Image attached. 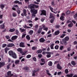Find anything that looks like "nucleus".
I'll use <instances>...</instances> for the list:
<instances>
[{"label": "nucleus", "mask_w": 77, "mask_h": 77, "mask_svg": "<svg viewBox=\"0 0 77 77\" xmlns=\"http://www.w3.org/2000/svg\"><path fill=\"white\" fill-rule=\"evenodd\" d=\"M26 34H23L22 36V38H24L26 36Z\"/></svg>", "instance_id": "55"}, {"label": "nucleus", "mask_w": 77, "mask_h": 77, "mask_svg": "<svg viewBox=\"0 0 77 77\" xmlns=\"http://www.w3.org/2000/svg\"><path fill=\"white\" fill-rule=\"evenodd\" d=\"M73 44L74 45H75L76 44H77V42L76 41H75L73 42Z\"/></svg>", "instance_id": "61"}, {"label": "nucleus", "mask_w": 77, "mask_h": 77, "mask_svg": "<svg viewBox=\"0 0 77 77\" xmlns=\"http://www.w3.org/2000/svg\"><path fill=\"white\" fill-rule=\"evenodd\" d=\"M30 12L31 13H33L34 14H36V13L38 12V10L35 9H31L30 10Z\"/></svg>", "instance_id": "3"}, {"label": "nucleus", "mask_w": 77, "mask_h": 77, "mask_svg": "<svg viewBox=\"0 0 77 77\" xmlns=\"http://www.w3.org/2000/svg\"><path fill=\"white\" fill-rule=\"evenodd\" d=\"M43 30H45L46 32L48 30V27H45V28H43Z\"/></svg>", "instance_id": "54"}, {"label": "nucleus", "mask_w": 77, "mask_h": 77, "mask_svg": "<svg viewBox=\"0 0 77 77\" xmlns=\"http://www.w3.org/2000/svg\"><path fill=\"white\" fill-rule=\"evenodd\" d=\"M64 17L63 16H62L60 17V19L61 20H64Z\"/></svg>", "instance_id": "40"}, {"label": "nucleus", "mask_w": 77, "mask_h": 77, "mask_svg": "<svg viewBox=\"0 0 77 77\" xmlns=\"http://www.w3.org/2000/svg\"><path fill=\"white\" fill-rule=\"evenodd\" d=\"M41 61H42V62H44V63H45V60H44V59H41Z\"/></svg>", "instance_id": "52"}, {"label": "nucleus", "mask_w": 77, "mask_h": 77, "mask_svg": "<svg viewBox=\"0 0 77 77\" xmlns=\"http://www.w3.org/2000/svg\"><path fill=\"white\" fill-rule=\"evenodd\" d=\"M65 72L66 74H68V70L67 69H66L65 70Z\"/></svg>", "instance_id": "49"}, {"label": "nucleus", "mask_w": 77, "mask_h": 77, "mask_svg": "<svg viewBox=\"0 0 77 77\" xmlns=\"http://www.w3.org/2000/svg\"><path fill=\"white\" fill-rule=\"evenodd\" d=\"M20 30L21 32H25V29H22L21 28H20Z\"/></svg>", "instance_id": "33"}, {"label": "nucleus", "mask_w": 77, "mask_h": 77, "mask_svg": "<svg viewBox=\"0 0 77 77\" xmlns=\"http://www.w3.org/2000/svg\"><path fill=\"white\" fill-rule=\"evenodd\" d=\"M26 12H27V11H26V10H23V13L24 14V16H26V15H27V14H26Z\"/></svg>", "instance_id": "24"}, {"label": "nucleus", "mask_w": 77, "mask_h": 77, "mask_svg": "<svg viewBox=\"0 0 77 77\" xmlns=\"http://www.w3.org/2000/svg\"><path fill=\"white\" fill-rule=\"evenodd\" d=\"M38 57H42V55L41 54H39L38 55Z\"/></svg>", "instance_id": "63"}, {"label": "nucleus", "mask_w": 77, "mask_h": 77, "mask_svg": "<svg viewBox=\"0 0 77 77\" xmlns=\"http://www.w3.org/2000/svg\"><path fill=\"white\" fill-rule=\"evenodd\" d=\"M24 44V42H21L20 43L19 46L20 47H22L23 48H24V47H25Z\"/></svg>", "instance_id": "6"}, {"label": "nucleus", "mask_w": 77, "mask_h": 77, "mask_svg": "<svg viewBox=\"0 0 77 77\" xmlns=\"http://www.w3.org/2000/svg\"><path fill=\"white\" fill-rule=\"evenodd\" d=\"M14 46V45L13 43H9L7 45L8 47H12Z\"/></svg>", "instance_id": "11"}, {"label": "nucleus", "mask_w": 77, "mask_h": 77, "mask_svg": "<svg viewBox=\"0 0 77 77\" xmlns=\"http://www.w3.org/2000/svg\"><path fill=\"white\" fill-rule=\"evenodd\" d=\"M6 38H7V39H9V36H8V35H7L5 36Z\"/></svg>", "instance_id": "64"}, {"label": "nucleus", "mask_w": 77, "mask_h": 77, "mask_svg": "<svg viewBox=\"0 0 77 77\" xmlns=\"http://www.w3.org/2000/svg\"><path fill=\"white\" fill-rule=\"evenodd\" d=\"M20 62V60H16L15 62V64H18Z\"/></svg>", "instance_id": "30"}, {"label": "nucleus", "mask_w": 77, "mask_h": 77, "mask_svg": "<svg viewBox=\"0 0 77 77\" xmlns=\"http://www.w3.org/2000/svg\"><path fill=\"white\" fill-rule=\"evenodd\" d=\"M37 48V47L36 46H34L32 48V50H36Z\"/></svg>", "instance_id": "34"}, {"label": "nucleus", "mask_w": 77, "mask_h": 77, "mask_svg": "<svg viewBox=\"0 0 77 77\" xmlns=\"http://www.w3.org/2000/svg\"><path fill=\"white\" fill-rule=\"evenodd\" d=\"M27 53V51H24L23 53L22 52L21 53L22 54V56H23L24 55H25V54H26Z\"/></svg>", "instance_id": "29"}, {"label": "nucleus", "mask_w": 77, "mask_h": 77, "mask_svg": "<svg viewBox=\"0 0 77 77\" xmlns=\"http://www.w3.org/2000/svg\"><path fill=\"white\" fill-rule=\"evenodd\" d=\"M8 50H9V49L8 48H5V53H7V52Z\"/></svg>", "instance_id": "39"}, {"label": "nucleus", "mask_w": 77, "mask_h": 77, "mask_svg": "<svg viewBox=\"0 0 77 77\" xmlns=\"http://www.w3.org/2000/svg\"><path fill=\"white\" fill-rule=\"evenodd\" d=\"M0 7L1 9H3V8H5V5L3 4H1L0 6Z\"/></svg>", "instance_id": "27"}, {"label": "nucleus", "mask_w": 77, "mask_h": 77, "mask_svg": "<svg viewBox=\"0 0 77 77\" xmlns=\"http://www.w3.org/2000/svg\"><path fill=\"white\" fill-rule=\"evenodd\" d=\"M23 69H26V70H29V68L27 67H25L23 68Z\"/></svg>", "instance_id": "45"}, {"label": "nucleus", "mask_w": 77, "mask_h": 77, "mask_svg": "<svg viewBox=\"0 0 77 77\" xmlns=\"http://www.w3.org/2000/svg\"><path fill=\"white\" fill-rule=\"evenodd\" d=\"M42 50H38L37 51L36 53L37 54H38V53H42Z\"/></svg>", "instance_id": "31"}, {"label": "nucleus", "mask_w": 77, "mask_h": 77, "mask_svg": "<svg viewBox=\"0 0 77 77\" xmlns=\"http://www.w3.org/2000/svg\"><path fill=\"white\" fill-rule=\"evenodd\" d=\"M15 29H10L9 31L10 32H15Z\"/></svg>", "instance_id": "26"}, {"label": "nucleus", "mask_w": 77, "mask_h": 77, "mask_svg": "<svg viewBox=\"0 0 77 77\" xmlns=\"http://www.w3.org/2000/svg\"><path fill=\"white\" fill-rule=\"evenodd\" d=\"M46 72L47 73V75H50V77H52V75H51V74H50V73H49V71L48 70H46Z\"/></svg>", "instance_id": "25"}, {"label": "nucleus", "mask_w": 77, "mask_h": 77, "mask_svg": "<svg viewBox=\"0 0 77 77\" xmlns=\"http://www.w3.org/2000/svg\"><path fill=\"white\" fill-rule=\"evenodd\" d=\"M36 17V15L35 14H32V18H35Z\"/></svg>", "instance_id": "53"}, {"label": "nucleus", "mask_w": 77, "mask_h": 77, "mask_svg": "<svg viewBox=\"0 0 77 77\" xmlns=\"http://www.w3.org/2000/svg\"><path fill=\"white\" fill-rule=\"evenodd\" d=\"M17 37L18 36L17 35L13 36L11 37V39L14 41V40H15V39H17Z\"/></svg>", "instance_id": "14"}, {"label": "nucleus", "mask_w": 77, "mask_h": 77, "mask_svg": "<svg viewBox=\"0 0 77 77\" xmlns=\"http://www.w3.org/2000/svg\"><path fill=\"white\" fill-rule=\"evenodd\" d=\"M26 38L28 39V40H30V37L29 35H27L26 36Z\"/></svg>", "instance_id": "28"}, {"label": "nucleus", "mask_w": 77, "mask_h": 77, "mask_svg": "<svg viewBox=\"0 0 77 77\" xmlns=\"http://www.w3.org/2000/svg\"><path fill=\"white\" fill-rule=\"evenodd\" d=\"M49 18H51V20H50V22L51 23H53L56 18L55 17L53 16V14L50 13Z\"/></svg>", "instance_id": "2"}, {"label": "nucleus", "mask_w": 77, "mask_h": 77, "mask_svg": "<svg viewBox=\"0 0 77 77\" xmlns=\"http://www.w3.org/2000/svg\"><path fill=\"white\" fill-rule=\"evenodd\" d=\"M54 45V43L52 44L51 45H50V47L51 49H54V48L53 47V46Z\"/></svg>", "instance_id": "21"}, {"label": "nucleus", "mask_w": 77, "mask_h": 77, "mask_svg": "<svg viewBox=\"0 0 77 77\" xmlns=\"http://www.w3.org/2000/svg\"><path fill=\"white\" fill-rule=\"evenodd\" d=\"M7 44H2V48H5V47H6Z\"/></svg>", "instance_id": "37"}, {"label": "nucleus", "mask_w": 77, "mask_h": 77, "mask_svg": "<svg viewBox=\"0 0 77 77\" xmlns=\"http://www.w3.org/2000/svg\"><path fill=\"white\" fill-rule=\"evenodd\" d=\"M31 55H27V56H26V58H27V59L30 58V57H31Z\"/></svg>", "instance_id": "43"}, {"label": "nucleus", "mask_w": 77, "mask_h": 77, "mask_svg": "<svg viewBox=\"0 0 77 77\" xmlns=\"http://www.w3.org/2000/svg\"><path fill=\"white\" fill-rule=\"evenodd\" d=\"M46 54H47V55H46V57H47V58H49L51 57V52L47 51L46 52Z\"/></svg>", "instance_id": "5"}, {"label": "nucleus", "mask_w": 77, "mask_h": 77, "mask_svg": "<svg viewBox=\"0 0 77 77\" xmlns=\"http://www.w3.org/2000/svg\"><path fill=\"white\" fill-rule=\"evenodd\" d=\"M61 74H62V72H58L57 73L58 75H61Z\"/></svg>", "instance_id": "60"}, {"label": "nucleus", "mask_w": 77, "mask_h": 77, "mask_svg": "<svg viewBox=\"0 0 77 77\" xmlns=\"http://www.w3.org/2000/svg\"><path fill=\"white\" fill-rule=\"evenodd\" d=\"M39 41L40 42H45V39L44 38L42 37L39 39Z\"/></svg>", "instance_id": "10"}, {"label": "nucleus", "mask_w": 77, "mask_h": 77, "mask_svg": "<svg viewBox=\"0 0 77 77\" xmlns=\"http://www.w3.org/2000/svg\"><path fill=\"white\" fill-rule=\"evenodd\" d=\"M12 16L14 17H17V14L15 13H13L12 14Z\"/></svg>", "instance_id": "32"}, {"label": "nucleus", "mask_w": 77, "mask_h": 77, "mask_svg": "<svg viewBox=\"0 0 77 77\" xmlns=\"http://www.w3.org/2000/svg\"><path fill=\"white\" fill-rule=\"evenodd\" d=\"M66 36V34H63L60 36V38H63L65 36Z\"/></svg>", "instance_id": "22"}, {"label": "nucleus", "mask_w": 77, "mask_h": 77, "mask_svg": "<svg viewBox=\"0 0 77 77\" xmlns=\"http://www.w3.org/2000/svg\"><path fill=\"white\" fill-rule=\"evenodd\" d=\"M64 46H61L60 47V49L61 50H63V48Z\"/></svg>", "instance_id": "48"}, {"label": "nucleus", "mask_w": 77, "mask_h": 77, "mask_svg": "<svg viewBox=\"0 0 77 77\" xmlns=\"http://www.w3.org/2000/svg\"><path fill=\"white\" fill-rule=\"evenodd\" d=\"M33 31L32 30H30L29 32V34H30V35H32V34H33Z\"/></svg>", "instance_id": "35"}, {"label": "nucleus", "mask_w": 77, "mask_h": 77, "mask_svg": "<svg viewBox=\"0 0 77 77\" xmlns=\"http://www.w3.org/2000/svg\"><path fill=\"white\" fill-rule=\"evenodd\" d=\"M59 41L58 40H57L55 42V44H59Z\"/></svg>", "instance_id": "56"}, {"label": "nucleus", "mask_w": 77, "mask_h": 77, "mask_svg": "<svg viewBox=\"0 0 77 77\" xmlns=\"http://www.w3.org/2000/svg\"><path fill=\"white\" fill-rule=\"evenodd\" d=\"M69 38L68 36L65 37L64 38L62 39V42H60V44H64V45H66L68 44L66 42L69 41Z\"/></svg>", "instance_id": "1"}, {"label": "nucleus", "mask_w": 77, "mask_h": 77, "mask_svg": "<svg viewBox=\"0 0 77 77\" xmlns=\"http://www.w3.org/2000/svg\"><path fill=\"white\" fill-rule=\"evenodd\" d=\"M33 8H34V6L33 4H30L28 5V8H29V9H33Z\"/></svg>", "instance_id": "13"}, {"label": "nucleus", "mask_w": 77, "mask_h": 77, "mask_svg": "<svg viewBox=\"0 0 77 77\" xmlns=\"http://www.w3.org/2000/svg\"><path fill=\"white\" fill-rule=\"evenodd\" d=\"M0 64L1 66H5V61H3L2 62H0Z\"/></svg>", "instance_id": "16"}, {"label": "nucleus", "mask_w": 77, "mask_h": 77, "mask_svg": "<svg viewBox=\"0 0 77 77\" xmlns=\"http://www.w3.org/2000/svg\"><path fill=\"white\" fill-rule=\"evenodd\" d=\"M16 34V35H18L19 34V31L18 29H16L15 31Z\"/></svg>", "instance_id": "42"}, {"label": "nucleus", "mask_w": 77, "mask_h": 77, "mask_svg": "<svg viewBox=\"0 0 77 77\" xmlns=\"http://www.w3.org/2000/svg\"><path fill=\"white\" fill-rule=\"evenodd\" d=\"M41 13L40 14V15H45L46 16V11L44 10H41Z\"/></svg>", "instance_id": "4"}, {"label": "nucleus", "mask_w": 77, "mask_h": 77, "mask_svg": "<svg viewBox=\"0 0 77 77\" xmlns=\"http://www.w3.org/2000/svg\"><path fill=\"white\" fill-rule=\"evenodd\" d=\"M59 48V46L58 45H56L55 47V49H56V50H57Z\"/></svg>", "instance_id": "51"}, {"label": "nucleus", "mask_w": 77, "mask_h": 77, "mask_svg": "<svg viewBox=\"0 0 77 77\" xmlns=\"http://www.w3.org/2000/svg\"><path fill=\"white\" fill-rule=\"evenodd\" d=\"M10 65H11V64H9L8 65L7 67V69H9L10 68Z\"/></svg>", "instance_id": "47"}, {"label": "nucleus", "mask_w": 77, "mask_h": 77, "mask_svg": "<svg viewBox=\"0 0 77 77\" xmlns=\"http://www.w3.org/2000/svg\"><path fill=\"white\" fill-rule=\"evenodd\" d=\"M68 26L69 27H72L73 26V24L72 23H71L68 25Z\"/></svg>", "instance_id": "23"}, {"label": "nucleus", "mask_w": 77, "mask_h": 77, "mask_svg": "<svg viewBox=\"0 0 77 77\" xmlns=\"http://www.w3.org/2000/svg\"><path fill=\"white\" fill-rule=\"evenodd\" d=\"M70 13H71L70 11L68 10L66 12V15H68V14H69Z\"/></svg>", "instance_id": "36"}, {"label": "nucleus", "mask_w": 77, "mask_h": 77, "mask_svg": "<svg viewBox=\"0 0 77 77\" xmlns=\"http://www.w3.org/2000/svg\"><path fill=\"white\" fill-rule=\"evenodd\" d=\"M71 64L72 65H75L76 64L74 62V61H72L71 62Z\"/></svg>", "instance_id": "44"}, {"label": "nucleus", "mask_w": 77, "mask_h": 77, "mask_svg": "<svg viewBox=\"0 0 77 77\" xmlns=\"http://www.w3.org/2000/svg\"><path fill=\"white\" fill-rule=\"evenodd\" d=\"M17 50L18 51L20 52V53H23V51L22 50V49L21 48H19L17 49Z\"/></svg>", "instance_id": "17"}, {"label": "nucleus", "mask_w": 77, "mask_h": 77, "mask_svg": "<svg viewBox=\"0 0 77 77\" xmlns=\"http://www.w3.org/2000/svg\"><path fill=\"white\" fill-rule=\"evenodd\" d=\"M72 75H73L72 74H70V75H67L66 76L67 77H72Z\"/></svg>", "instance_id": "41"}, {"label": "nucleus", "mask_w": 77, "mask_h": 77, "mask_svg": "<svg viewBox=\"0 0 77 77\" xmlns=\"http://www.w3.org/2000/svg\"><path fill=\"white\" fill-rule=\"evenodd\" d=\"M48 65H49V66H52V65H53V63L51 61H50L48 63Z\"/></svg>", "instance_id": "20"}, {"label": "nucleus", "mask_w": 77, "mask_h": 77, "mask_svg": "<svg viewBox=\"0 0 77 77\" xmlns=\"http://www.w3.org/2000/svg\"><path fill=\"white\" fill-rule=\"evenodd\" d=\"M14 3L15 4H19V5H22V3L21 2H19L18 1L16 0L14 2Z\"/></svg>", "instance_id": "7"}, {"label": "nucleus", "mask_w": 77, "mask_h": 77, "mask_svg": "<svg viewBox=\"0 0 77 77\" xmlns=\"http://www.w3.org/2000/svg\"><path fill=\"white\" fill-rule=\"evenodd\" d=\"M57 68L59 69H62V66L59 65V64H58L57 65Z\"/></svg>", "instance_id": "15"}, {"label": "nucleus", "mask_w": 77, "mask_h": 77, "mask_svg": "<svg viewBox=\"0 0 77 77\" xmlns=\"http://www.w3.org/2000/svg\"><path fill=\"white\" fill-rule=\"evenodd\" d=\"M12 56L13 58H14V59H16V58L17 57L16 54L14 52Z\"/></svg>", "instance_id": "18"}, {"label": "nucleus", "mask_w": 77, "mask_h": 77, "mask_svg": "<svg viewBox=\"0 0 77 77\" xmlns=\"http://www.w3.org/2000/svg\"><path fill=\"white\" fill-rule=\"evenodd\" d=\"M33 60L34 61H36V57H34L32 58Z\"/></svg>", "instance_id": "58"}, {"label": "nucleus", "mask_w": 77, "mask_h": 77, "mask_svg": "<svg viewBox=\"0 0 77 77\" xmlns=\"http://www.w3.org/2000/svg\"><path fill=\"white\" fill-rule=\"evenodd\" d=\"M42 31V30L41 29H39L38 31V33H41V32Z\"/></svg>", "instance_id": "46"}, {"label": "nucleus", "mask_w": 77, "mask_h": 77, "mask_svg": "<svg viewBox=\"0 0 77 77\" xmlns=\"http://www.w3.org/2000/svg\"><path fill=\"white\" fill-rule=\"evenodd\" d=\"M74 53H75L74 52H73L72 53H70V55L71 56H72V55L74 54Z\"/></svg>", "instance_id": "59"}, {"label": "nucleus", "mask_w": 77, "mask_h": 77, "mask_svg": "<svg viewBox=\"0 0 77 77\" xmlns=\"http://www.w3.org/2000/svg\"><path fill=\"white\" fill-rule=\"evenodd\" d=\"M1 29H4L5 28V25H4L1 26Z\"/></svg>", "instance_id": "62"}, {"label": "nucleus", "mask_w": 77, "mask_h": 77, "mask_svg": "<svg viewBox=\"0 0 77 77\" xmlns=\"http://www.w3.org/2000/svg\"><path fill=\"white\" fill-rule=\"evenodd\" d=\"M60 27V25H57L55 26V28L56 29H58V28H59Z\"/></svg>", "instance_id": "50"}, {"label": "nucleus", "mask_w": 77, "mask_h": 77, "mask_svg": "<svg viewBox=\"0 0 77 77\" xmlns=\"http://www.w3.org/2000/svg\"><path fill=\"white\" fill-rule=\"evenodd\" d=\"M17 12L18 14V15H19L20 14V13L21 12V11L20 10H18L17 11Z\"/></svg>", "instance_id": "38"}, {"label": "nucleus", "mask_w": 77, "mask_h": 77, "mask_svg": "<svg viewBox=\"0 0 77 77\" xmlns=\"http://www.w3.org/2000/svg\"><path fill=\"white\" fill-rule=\"evenodd\" d=\"M52 35L51 34H50L49 35H48V36H47V38L48 37V38H50V37H51V36H52Z\"/></svg>", "instance_id": "57"}, {"label": "nucleus", "mask_w": 77, "mask_h": 77, "mask_svg": "<svg viewBox=\"0 0 77 77\" xmlns=\"http://www.w3.org/2000/svg\"><path fill=\"white\" fill-rule=\"evenodd\" d=\"M7 75L8 76H9L11 77V76H12L13 75V74H11V72L9 71L8 72H7Z\"/></svg>", "instance_id": "12"}, {"label": "nucleus", "mask_w": 77, "mask_h": 77, "mask_svg": "<svg viewBox=\"0 0 77 77\" xmlns=\"http://www.w3.org/2000/svg\"><path fill=\"white\" fill-rule=\"evenodd\" d=\"M59 33H60V32L59 31V30H57L54 33V35L55 36L56 35H58Z\"/></svg>", "instance_id": "9"}, {"label": "nucleus", "mask_w": 77, "mask_h": 77, "mask_svg": "<svg viewBox=\"0 0 77 77\" xmlns=\"http://www.w3.org/2000/svg\"><path fill=\"white\" fill-rule=\"evenodd\" d=\"M49 8L51 11V12H54V14H57V11H56L55 12L53 11V8L49 6Z\"/></svg>", "instance_id": "8"}, {"label": "nucleus", "mask_w": 77, "mask_h": 77, "mask_svg": "<svg viewBox=\"0 0 77 77\" xmlns=\"http://www.w3.org/2000/svg\"><path fill=\"white\" fill-rule=\"evenodd\" d=\"M14 53L12 51H10L9 52V54L10 56H12V55H13Z\"/></svg>", "instance_id": "19"}]
</instances>
